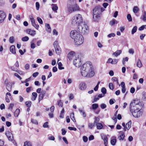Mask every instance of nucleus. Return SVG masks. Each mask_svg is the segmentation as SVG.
I'll return each instance as SVG.
<instances>
[{
    "instance_id": "nucleus-1",
    "label": "nucleus",
    "mask_w": 146,
    "mask_h": 146,
    "mask_svg": "<svg viewBox=\"0 0 146 146\" xmlns=\"http://www.w3.org/2000/svg\"><path fill=\"white\" fill-rule=\"evenodd\" d=\"M70 36L72 38L74 39V43L76 45H80L84 42V38L82 35L79 33L76 30L71 31Z\"/></svg>"
},
{
    "instance_id": "nucleus-2",
    "label": "nucleus",
    "mask_w": 146,
    "mask_h": 146,
    "mask_svg": "<svg viewBox=\"0 0 146 146\" xmlns=\"http://www.w3.org/2000/svg\"><path fill=\"white\" fill-rule=\"evenodd\" d=\"M104 10L103 7L100 6H97L94 8L93 10V18L94 21H98L99 20L102 12Z\"/></svg>"
},
{
    "instance_id": "nucleus-3",
    "label": "nucleus",
    "mask_w": 146,
    "mask_h": 146,
    "mask_svg": "<svg viewBox=\"0 0 146 146\" xmlns=\"http://www.w3.org/2000/svg\"><path fill=\"white\" fill-rule=\"evenodd\" d=\"M67 9L68 12L70 13L79 11L80 9L76 0H70L67 5Z\"/></svg>"
},
{
    "instance_id": "nucleus-4",
    "label": "nucleus",
    "mask_w": 146,
    "mask_h": 146,
    "mask_svg": "<svg viewBox=\"0 0 146 146\" xmlns=\"http://www.w3.org/2000/svg\"><path fill=\"white\" fill-rule=\"evenodd\" d=\"M91 64V62H86L81 66L80 68V72L82 76L86 75V72H89L90 70H92L93 66Z\"/></svg>"
},
{
    "instance_id": "nucleus-5",
    "label": "nucleus",
    "mask_w": 146,
    "mask_h": 146,
    "mask_svg": "<svg viewBox=\"0 0 146 146\" xmlns=\"http://www.w3.org/2000/svg\"><path fill=\"white\" fill-rule=\"evenodd\" d=\"M88 29V27L85 22H83L77 26V30L83 34H87Z\"/></svg>"
},
{
    "instance_id": "nucleus-6",
    "label": "nucleus",
    "mask_w": 146,
    "mask_h": 146,
    "mask_svg": "<svg viewBox=\"0 0 146 146\" xmlns=\"http://www.w3.org/2000/svg\"><path fill=\"white\" fill-rule=\"evenodd\" d=\"M83 22V19L81 15L78 14L72 18L71 23L73 25L77 26Z\"/></svg>"
},
{
    "instance_id": "nucleus-7",
    "label": "nucleus",
    "mask_w": 146,
    "mask_h": 146,
    "mask_svg": "<svg viewBox=\"0 0 146 146\" xmlns=\"http://www.w3.org/2000/svg\"><path fill=\"white\" fill-rule=\"evenodd\" d=\"M142 108V106H140L139 107H135L134 108H129L131 112L132 113L133 116L135 117H138L141 116L142 114V112L140 110Z\"/></svg>"
},
{
    "instance_id": "nucleus-8",
    "label": "nucleus",
    "mask_w": 146,
    "mask_h": 146,
    "mask_svg": "<svg viewBox=\"0 0 146 146\" xmlns=\"http://www.w3.org/2000/svg\"><path fill=\"white\" fill-rule=\"evenodd\" d=\"M139 105L140 106H143V105H142V104H141L139 100L138 99H135L133 100V101L131 102L130 104L129 108H134L135 107H138V105Z\"/></svg>"
},
{
    "instance_id": "nucleus-9",
    "label": "nucleus",
    "mask_w": 146,
    "mask_h": 146,
    "mask_svg": "<svg viewBox=\"0 0 146 146\" xmlns=\"http://www.w3.org/2000/svg\"><path fill=\"white\" fill-rule=\"evenodd\" d=\"M54 45L56 53L57 54H59L61 53V50L58 45V42L57 41H55L54 42Z\"/></svg>"
},
{
    "instance_id": "nucleus-10",
    "label": "nucleus",
    "mask_w": 146,
    "mask_h": 146,
    "mask_svg": "<svg viewBox=\"0 0 146 146\" xmlns=\"http://www.w3.org/2000/svg\"><path fill=\"white\" fill-rule=\"evenodd\" d=\"M74 64L76 67H79L81 65V60L79 58H78L74 60Z\"/></svg>"
},
{
    "instance_id": "nucleus-11",
    "label": "nucleus",
    "mask_w": 146,
    "mask_h": 146,
    "mask_svg": "<svg viewBox=\"0 0 146 146\" xmlns=\"http://www.w3.org/2000/svg\"><path fill=\"white\" fill-rule=\"evenodd\" d=\"M86 75L85 76H82L84 77H86L88 78L91 77L93 76L94 74V72L93 70V68H92L91 70H90L89 72H86Z\"/></svg>"
},
{
    "instance_id": "nucleus-12",
    "label": "nucleus",
    "mask_w": 146,
    "mask_h": 146,
    "mask_svg": "<svg viewBox=\"0 0 146 146\" xmlns=\"http://www.w3.org/2000/svg\"><path fill=\"white\" fill-rule=\"evenodd\" d=\"M6 17L5 12L3 11H0V23H2Z\"/></svg>"
},
{
    "instance_id": "nucleus-13",
    "label": "nucleus",
    "mask_w": 146,
    "mask_h": 146,
    "mask_svg": "<svg viewBox=\"0 0 146 146\" xmlns=\"http://www.w3.org/2000/svg\"><path fill=\"white\" fill-rule=\"evenodd\" d=\"M5 134L9 141L13 140V134L11 133L9 131H7L5 132Z\"/></svg>"
},
{
    "instance_id": "nucleus-14",
    "label": "nucleus",
    "mask_w": 146,
    "mask_h": 146,
    "mask_svg": "<svg viewBox=\"0 0 146 146\" xmlns=\"http://www.w3.org/2000/svg\"><path fill=\"white\" fill-rule=\"evenodd\" d=\"M26 32L31 35L32 36H34L36 34V31L31 30L30 29H28L26 30Z\"/></svg>"
},
{
    "instance_id": "nucleus-15",
    "label": "nucleus",
    "mask_w": 146,
    "mask_h": 146,
    "mask_svg": "<svg viewBox=\"0 0 146 146\" xmlns=\"http://www.w3.org/2000/svg\"><path fill=\"white\" fill-rule=\"evenodd\" d=\"M6 81H5V83L6 84V89L8 91L10 92L12 90V84L11 82L6 83Z\"/></svg>"
},
{
    "instance_id": "nucleus-16",
    "label": "nucleus",
    "mask_w": 146,
    "mask_h": 146,
    "mask_svg": "<svg viewBox=\"0 0 146 146\" xmlns=\"http://www.w3.org/2000/svg\"><path fill=\"white\" fill-rule=\"evenodd\" d=\"M46 92L45 91H42L41 93L39 94L38 98V102H39L43 99Z\"/></svg>"
},
{
    "instance_id": "nucleus-17",
    "label": "nucleus",
    "mask_w": 146,
    "mask_h": 146,
    "mask_svg": "<svg viewBox=\"0 0 146 146\" xmlns=\"http://www.w3.org/2000/svg\"><path fill=\"white\" fill-rule=\"evenodd\" d=\"M79 89L81 90H85L86 88V84L84 82L81 83L79 84Z\"/></svg>"
},
{
    "instance_id": "nucleus-18",
    "label": "nucleus",
    "mask_w": 146,
    "mask_h": 146,
    "mask_svg": "<svg viewBox=\"0 0 146 146\" xmlns=\"http://www.w3.org/2000/svg\"><path fill=\"white\" fill-rule=\"evenodd\" d=\"M75 54V52L74 51L70 52L68 54V57L70 60H72Z\"/></svg>"
},
{
    "instance_id": "nucleus-19",
    "label": "nucleus",
    "mask_w": 146,
    "mask_h": 146,
    "mask_svg": "<svg viewBox=\"0 0 146 146\" xmlns=\"http://www.w3.org/2000/svg\"><path fill=\"white\" fill-rule=\"evenodd\" d=\"M131 121H129L126 124L125 127H124L123 130L124 131L126 130V129H129L131 127Z\"/></svg>"
},
{
    "instance_id": "nucleus-20",
    "label": "nucleus",
    "mask_w": 146,
    "mask_h": 146,
    "mask_svg": "<svg viewBox=\"0 0 146 146\" xmlns=\"http://www.w3.org/2000/svg\"><path fill=\"white\" fill-rule=\"evenodd\" d=\"M116 141L117 140L116 139V137L114 136L112 137L110 141L111 144L113 146L115 145L116 144Z\"/></svg>"
},
{
    "instance_id": "nucleus-21",
    "label": "nucleus",
    "mask_w": 146,
    "mask_h": 146,
    "mask_svg": "<svg viewBox=\"0 0 146 146\" xmlns=\"http://www.w3.org/2000/svg\"><path fill=\"white\" fill-rule=\"evenodd\" d=\"M118 22L115 19H113L111 21L110 23L109 24L111 26H113L115 24H117Z\"/></svg>"
},
{
    "instance_id": "nucleus-22",
    "label": "nucleus",
    "mask_w": 146,
    "mask_h": 146,
    "mask_svg": "<svg viewBox=\"0 0 146 146\" xmlns=\"http://www.w3.org/2000/svg\"><path fill=\"white\" fill-rule=\"evenodd\" d=\"M46 30L48 33H50L51 32V29L48 24H45Z\"/></svg>"
},
{
    "instance_id": "nucleus-23",
    "label": "nucleus",
    "mask_w": 146,
    "mask_h": 146,
    "mask_svg": "<svg viewBox=\"0 0 146 146\" xmlns=\"http://www.w3.org/2000/svg\"><path fill=\"white\" fill-rule=\"evenodd\" d=\"M52 9L53 11H56L58 9V7L56 4H52L51 5Z\"/></svg>"
},
{
    "instance_id": "nucleus-24",
    "label": "nucleus",
    "mask_w": 146,
    "mask_h": 146,
    "mask_svg": "<svg viewBox=\"0 0 146 146\" xmlns=\"http://www.w3.org/2000/svg\"><path fill=\"white\" fill-rule=\"evenodd\" d=\"M10 52L13 54H15L16 52L15 49V46L14 45L11 46L10 48Z\"/></svg>"
},
{
    "instance_id": "nucleus-25",
    "label": "nucleus",
    "mask_w": 146,
    "mask_h": 146,
    "mask_svg": "<svg viewBox=\"0 0 146 146\" xmlns=\"http://www.w3.org/2000/svg\"><path fill=\"white\" fill-rule=\"evenodd\" d=\"M100 118L96 117H95L94 118V124L95 125H97L98 123H99L100 121Z\"/></svg>"
},
{
    "instance_id": "nucleus-26",
    "label": "nucleus",
    "mask_w": 146,
    "mask_h": 146,
    "mask_svg": "<svg viewBox=\"0 0 146 146\" xmlns=\"http://www.w3.org/2000/svg\"><path fill=\"white\" fill-rule=\"evenodd\" d=\"M121 53V50H117L115 52H114L113 54L115 56H117L119 55Z\"/></svg>"
},
{
    "instance_id": "nucleus-27",
    "label": "nucleus",
    "mask_w": 146,
    "mask_h": 146,
    "mask_svg": "<svg viewBox=\"0 0 146 146\" xmlns=\"http://www.w3.org/2000/svg\"><path fill=\"white\" fill-rule=\"evenodd\" d=\"M133 11L135 13H137L139 11V9L138 7L135 6L133 9Z\"/></svg>"
},
{
    "instance_id": "nucleus-28",
    "label": "nucleus",
    "mask_w": 146,
    "mask_h": 146,
    "mask_svg": "<svg viewBox=\"0 0 146 146\" xmlns=\"http://www.w3.org/2000/svg\"><path fill=\"white\" fill-rule=\"evenodd\" d=\"M92 108L94 110H95L98 107V105L96 104H92Z\"/></svg>"
},
{
    "instance_id": "nucleus-29",
    "label": "nucleus",
    "mask_w": 146,
    "mask_h": 146,
    "mask_svg": "<svg viewBox=\"0 0 146 146\" xmlns=\"http://www.w3.org/2000/svg\"><path fill=\"white\" fill-rule=\"evenodd\" d=\"M20 110L19 109L16 110L15 112H14V115L15 117H17L18 116Z\"/></svg>"
},
{
    "instance_id": "nucleus-30",
    "label": "nucleus",
    "mask_w": 146,
    "mask_h": 146,
    "mask_svg": "<svg viewBox=\"0 0 146 146\" xmlns=\"http://www.w3.org/2000/svg\"><path fill=\"white\" fill-rule=\"evenodd\" d=\"M95 126H96L97 128L98 129H101L103 127L102 125L100 123L98 124Z\"/></svg>"
},
{
    "instance_id": "nucleus-31",
    "label": "nucleus",
    "mask_w": 146,
    "mask_h": 146,
    "mask_svg": "<svg viewBox=\"0 0 146 146\" xmlns=\"http://www.w3.org/2000/svg\"><path fill=\"white\" fill-rule=\"evenodd\" d=\"M125 137V135H124V132H122V133H121L120 134L119 137V140H120L121 139H122L123 140L124 138Z\"/></svg>"
},
{
    "instance_id": "nucleus-32",
    "label": "nucleus",
    "mask_w": 146,
    "mask_h": 146,
    "mask_svg": "<svg viewBox=\"0 0 146 146\" xmlns=\"http://www.w3.org/2000/svg\"><path fill=\"white\" fill-rule=\"evenodd\" d=\"M137 66L139 68L141 67L142 66V64L141 61L139 59L138 60Z\"/></svg>"
},
{
    "instance_id": "nucleus-33",
    "label": "nucleus",
    "mask_w": 146,
    "mask_h": 146,
    "mask_svg": "<svg viewBox=\"0 0 146 146\" xmlns=\"http://www.w3.org/2000/svg\"><path fill=\"white\" fill-rule=\"evenodd\" d=\"M32 94L33 96V97L32 99V100L33 101H34L37 98V94L36 92H33Z\"/></svg>"
},
{
    "instance_id": "nucleus-34",
    "label": "nucleus",
    "mask_w": 146,
    "mask_h": 146,
    "mask_svg": "<svg viewBox=\"0 0 146 146\" xmlns=\"http://www.w3.org/2000/svg\"><path fill=\"white\" fill-rule=\"evenodd\" d=\"M58 68L59 69L61 70L64 69V67H62V64L61 62L58 63Z\"/></svg>"
},
{
    "instance_id": "nucleus-35",
    "label": "nucleus",
    "mask_w": 146,
    "mask_h": 146,
    "mask_svg": "<svg viewBox=\"0 0 146 146\" xmlns=\"http://www.w3.org/2000/svg\"><path fill=\"white\" fill-rule=\"evenodd\" d=\"M142 99L145 101H146V93L145 92H143L142 94Z\"/></svg>"
},
{
    "instance_id": "nucleus-36",
    "label": "nucleus",
    "mask_w": 146,
    "mask_h": 146,
    "mask_svg": "<svg viewBox=\"0 0 146 146\" xmlns=\"http://www.w3.org/2000/svg\"><path fill=\"white\" fill-rule=\"evenodd\" d=\"M70 118L74 122H76V120L74 117V114L73 112H72L70 115Z\"/></svg>"
},
{
    "instance_id": "nucleus-37",
    "label": "nucleus",
    "mask_w": 146,
    "mask_h": 146,
    "mask_svg": "<svg viewBox=\"0 0 146 146\" xmlns=\"http://www.w3.org/2000/svg\"><path fill=\"white\" fill-rule=\"evenodd\" d=\"M137 29V26L134 27L133 28L131 31V34H133L135 32H136Z\"/></svg>"
},
{
    "instance_id": "nucleus-38",
    "label": "nucleus",
    "mask_w": 146,
    "mask_h": 146,
    "mask_svg": "<svg viewBox=\"0 0 146 146\" xmlns=\"http://www.w3.org/2000/svg\"><path fill=\"white\" fill-rule=\"evenodd\" d=\"M32 102L31 101H27L25 102V104L27 107L28 108H30L31 106Z\"/></svg>"
},
{
    "instance_id": "nucleus-39",
    "label": "nucleus",
    "mask_w": 146,
    "mask_h": 146,
    "mask_svg": "<svg viewBox=\"0 0 146 146\" xmlns=\"http://www.w3.org/2000/svg\"><path fill=\"white\" fill-rule=\"evenodd\" d=\"M95 126L94 123L93 124V123H89L88 124V127L90 129H92L94 126Z\"/></svg>"
},
{
    "instance_id": "nucleus-40",
    "label": "nucleus",
    "mask_w": 146,
    "mask_h": 146,
    "mask_svg": "<svg viewBox=\"0 0 146 146\" xmlns=\"http://www.w3.org/2000/svg\"><path fill=\"white\" fill-rule=\"evenodd\" d=\"M29 37L27 36H25V37H23L21 40L23 41H27L29 40Z\"/></svg>"
},
{
    "instance_id": "nucleus-41",
    "label": "nucleus",
    "mask_w": 146,
    "mask_h": 146,
    "mask_svg": "<svg viewBox=\"0 0 146 146\" xmlns=\"http://www.w3.org/2000/svg\"><path fill=\"white\" fill-rule=\"evenodd\" d=\"M101 91L104 94H106L107 92V90L106 88L104 87L102 88Z\"/></svg>"
},
{
    "instance_id": "nucleus-42",
    "label": "nucleus",
    "mask_w": 146,
    "mask_h": 146,
    "mask_svg": "<svg viewBox=\"0 0 146 146\" xmlns=\"http://www.w3.org/2000/svg\"><path fill=\"white\" fill-rule=\"evenodd\" d=\"M141 18L144 21L146 20V12L145 11L144 12L143 17L142 18L141 17Z\"/></svg>"
},
{
    "instance_id": "nucleus-43",
    "label": "nucleus",
    "mask_w": 146,
    "mask_h": 146,
    "mask_svg": "<svg viewBox=\"0 0 146 146\" xmlns=\"http://www.w3.org/2000/svg\"><path fill=\"white\" fill-rule=\"evenodd\" d=\"M79 111L80 113H82V115L84 117H86V113L84 111L80 109H79Z\"/></svg>"
},
{
    "instance_id": "nucleus-44",
    "label": "nucleus",
    "mask_w": 146,
    "mask_h": 146,
    "mask_svg": "<svg viewBox=\"0 0 146 146\" xmlns=\"http://www.w3.org/2000/svg\"><path fill=\"white\" fill-rule=\"evenodd\" d=\"M127 18L129 21H131L132 19L131 15L130 14H128L127 15Z\"/></svg>"
},
{
    "instance_id": "nucleus-45",
    "label": "nucleus",
    "mask_w": 146,
    "mask_h": 146,
    "mask_svg": "<svg viewBox=\"0 0 146 146\" xmlns=\"http://www.w3.org/2000/svg\"><path fill=\"white\" fill-rule=\"evenodd\" d=\"M109 88L111 90H113L114 87L113 84L112 83H110L109 84Z\"/></svg>"
},
{
    "instance_id": "nucleus-46",
    "label": "nucleus",
    "mask_w": 146,
    "mask_h": 146,
    "mask_svg": "<svg viewBox=\"0 0 146 146\" xmlns=\"http://www.w3.org/2000/svg\"><path fill=\"white\" fill-rule=\"evenodd\" d=\"M31 122L37 125L38 124V122L36 119H31Z\"/></svg>"
},
{
    "instance_id": "nucleus-47",
    "label": "nucleus",
    "mask_w": 146,
    "mask_h": 146,
    "mask_svg": "<svg viewBox=\"0 0 146 146\" xmlns=\"http://www.w3.org/2000/svg\"><path fill=\"white\" fill-rule=\"evenodd\" d=\"M9 41L11 43H13L14 41L13 36H11L9 39Z\"/></svg>"
},
{
    "instance_id": "nucleus-48",
    "label": "nucleus",
    "mask_w": 146,
    "mask_h": 146,
    "mask_svg": "<svg viewBox=\"0 0 146 146\" xmlns=\"http://www.w3.org/2000/svg\"><path fill=\"white\" fill-rule=\"evenodd\" d=\"M37 20L38 23L41 24H43V21L42 19L39 17L37 18Z\"/></svg>"
},
{
    "instance_id": "nucleus-49",
    "label": "nucleus",
    "mask_w": 146,
    "mask_h": 146,
    "mask_svg": "<svg viewBox=\"0 0 146 146\" xmlns=\"http://www.w3.org/2000/svg\"><path fill=\"white\" fill-rule=\"evenodd\" d=\"M24 146H32V145L30 142H25L24 143Z\"/></svg>"
},
{
    "instance_id": "nucleus-50",
    "label": "nucleus",
    "mask_w": 146,
    "mask_h": 146,
    "mask_svg": "<svg viewBox=\"0 0 146 146\" xmlns=\"http://www.w3.org/2000/svg\"><path fill=\"white\" fill-rule=\"evenodd\" d=\"M101 136L102 139L103 140H104L106 138H107V136L103 133L101 134Z\"/></svg>"
},
{
    "instance_id": "nucleus-51",
    "label": "nucleus",
    "mask_w": 146,
    "mask_h": 146,
    "mask_svg": "<svg viewBox=\"0 0 146 146\" xmlns=\"http://www.w3.org/2000/svg\"><path fill=\"white\" fill-rule=\"evenodd\" d=\"M146 28V25H143L140 27L138 29L139 31H142L145 28Z\"/></svg>"
},
{
    "instance_id": "nucleus-52",
    "label": "nucleus",
    "mask_w": 146,
    "mask_h": 146,
    "mask_svg": "<svg viewBox=\"0 0 146 146\" xmlns=\"http://www.w3.org/2000/svg\"><path fill=\"white\" fill-rule=\"evenodd\" d=\"M48 122H46L44 123L43 125V127L44 128H47L48 127Z\"/></svg>"
},
{
    "instance_id": "nucleus-53",
    "label": "nucleus",
    "mask_w": 146,
    "mask_h": 146,
    "mask_svg": "<svg viewBox=\"0 0 146 146\" xmlns=\"http://www.w3.org/2000/svg\"><path fill=\"white\" fill-rule=\"evenodd\" d=\"M68 97L70 100L73 99L74 98L73 95L72 94H70L68 95Z\"/></svg>"
},
{
    "instance_id": "nucleus-54",
    "label": "nucleus",
    "mask_w": 146,
    "mask_h": 146,
    "mask_svg": "<svg viewBox=\"0 0 146 146\" xmlns=\"http://www.w3.org/2000/svg\"><path fill=\"white\" fill-rule=\"evenodd\" d=\"M115 36V34L114 33H111L108 35V36L109 37L111 38V37H114Z\"/></svg>"
},
{
    "instance_id": "nucleus-55",
    "label": "nucleus",
    "mask_w": 146,
    "mask_h": 146,
    "mask_svg": "<svg viewBox=\"0 0 146 146\" xmlns=\"http://www.w3.org/2000/svg\"><path fill=\"white\" fill-rule=\"evenodd\" d=\"M68 129L70 130H73L74 131H76L77 130V129L76 128L72 127H68Z\"/></svg>"
},
{
    "instance_id": "nucleus-56",
    "label": "nucleus",
    "mask_w": 146,
    "mask_h": 146,
    "mask_svg": "<svg viewBox=\"0 0 146 146\" xmlns=\"http://www.w3.org/2000/svg\"><path fill=\"white\" fill-rule=\"evenodd\" d=\"M83 139L84 142H86L88 141V138L87 137L84 136L83 137Z\"/></svg>"
},
{
    "instance_id": "nucleus-57",
    "label": "nucleus",
    "mask_w": 146,
    "mask_h": 146,
    "mask_svg": "<svg viewBox=\"0 0 146 146\" xmlns=\"http://www.w3.org/2000/svg\"><path fill=\"white\" fill-rule=\"evenodd\" d=\"M61 131H62V135H64L66 132V130L64 129H62Z\"/></svg>"
},
{
    "instance_id": "nucleus-58",
    "label": "nucleus",
    "mask_w": 146,
    "mask_h": 146,
    "mask_svg": "<svg viewBox=\"0 0 146 146\" xmlns=\"http://www.w3.org/2000/svg\"><path fill=\"white\" fill-rule=\"evenodd\" d=\"M117 62H118V60H117V59H113V60H112V64H115L117 63Z\"/></svg>"
},
{
    "instance_id": "nucleus-59",
    "label": "nucleus",
    "mask_w": 146,
    "mask_h": 146,
    "mask_svg": "<svg viewBox=\"0 0 146 146\" xmlns=\"http://www.w3.org/2000/svg\"><path fill=\"white\" fill-rule=\"evenodd\" d=\"M36 9L37 10H38L39 8L40 5L39 3L38 2H36Z\"/></svg>"
},
{
    "instance_id": "nucleus-60",
    "label": "nucleus",
    "mask_w": 146,
    "mask_h": 146,
    "mask_svg": "<svg viewBox=\"0 0 146 146\" xmlns=\"http://www.w3.org/2000/svg\"><path fill=\"white\" fill-rule=\"evenodd\" d=\"M100 107L102 109H104L106 107V105L104 104H102L101 105Z\"/></svg>"
},
{
    "instance_id": "nucleus-61",
    "label": "nucleus",
    "mask_w": 146,
    "mask_h": 146,
    "mask_svg": "<svg viewBox=\"0 0 146 146\" xmlns=\"http://www.w3.org/2000/svg\"><path fill=\"white\" fill-rule=\"evenodd\" d=\"M108 138L107 137L106 138V139H104L103 140L104 142V144L105 145H108Z\"/></svg>"
},
{
    "instance_id": "nucleus-62",
    "label": "nucleus",
    "mask_w": 146,
    "mask_h": 146,
    "mask_svg": "<svg viewBox=\"0 0 146 146\" xmlns=\"http://www.w3.org/2000/svg\"><path fill=\"white\" fill-rule=\"evenodd\" d=\"M14 105L13 104H11L8 108V109L10 110H12Z\"/></svg>"
},
{
    "instance_id": "nucleus-63",
    "label": "nucleus",
    "mask_w": 146,
    "mask_h": 146,
    "mask_svg": "<svg viewBox=\"0 0 146 146\" xmlns=\"http://www.w3.org/2000/svg\"><path fill=\"white\" fill-rule=\"evenodd\" d=\"M111 80L112 81L116 82L118 80V79L116 77H113L112 78Z\"/></svg>"
},
{
    "instance_id": "nucleus-64",
    "label": "nucleus",
    "mask_w": 146,
    "mask_h": 146,
    "mask_svg": "<svg viewBox=\"0 0 146 146\" xmlns=\"http://www.w3.org/2000/svg\"><path fill=\"white\" fill-rule=\"evenodd\" d=\"M135 88L133 87H132L130 89V92L131 93H133L135 91Z\"/></svg>"
}]
</instances>
